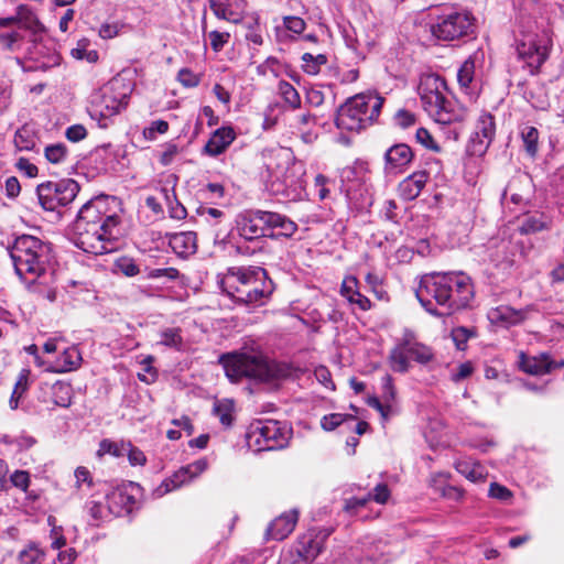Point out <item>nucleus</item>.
Segmentation results:
<instances>
[{
	"mask_svg": "<svg viewBox=\"0 0 564 564\" xmlns=\"http://www.w3.org/2000/svg\"><path fill=\"white\" fill-rule=\"evenodd\" d=\"M430 314L441 317L466 308L474 297V286L463 272L433 273L424 276L415 292Z\"/></svg>",
	"mask_w": 564,
	"mask_h": 564,
	"instance_id": "obj_1",
	"label": "nucleus"
},
{
	"mask_svg": "<svg viewBox=\"0 0 564 564\" xmlns=\"http://www.w3.org/2000/svg\"><path fill=\"white\" fill-rule=\"evenodd\" d=\"M220 289L236 303L262 305L273 292V282L261 267L230 268L220 280Z\"/></svg>",
	"mask_w": 564,
	"mask_h": 564,
	"instance_id": "obj_2",
	"label": "nucleus"
},
{
	"mask_svg": "<svg viewBox=\"0 0 564 564\" xmlns=\"http://www.w3.org/2000/svg\"><path fill=\"white\" fill-rule=\"evenodd\" d=\"M226 376L231 382L242 378L260 382H273L292 376L293 368L286 362L270 360L262 355L231 352L219 357Z\"/></svg>",
	"mask_w": 564,
	"mask_h": 564,
	"instance_id": "obj_3",
	"label": "nucleus"
},
{
	"mask_svg": "<svg viewBox=\"0 0 564 564\" xmlns=\"http://www.w3.org/2000/svg\"><path fill=\"white\" fill-rule=\"evenodd\" d=\"M15 273L24 281L33 283L43 275L52 261L51 246L39 238L22 235L10 249Z\"/></svg>",
	"mask_w": 564,
	"mask_h": 564,
	"instance_id": "obj_4",
	"label": "nucleus"
},
{
	"mask_svg": "<svg viewBox=\"0 0 564 564\" xmlns=\"http://www.w3.org/2000/svg\"><path fill=\"white\" fill-rule=\"evenodd\" d=\"M384 98L376 93H361L350 97L336 113L335 123L338 129L360 131L380 115Z\"/></svg>",
	"mask_w": 564,
	"mask_h": 564,
	"instance_id": "obj_5",
	"label": "nucleus"
},
{
	"mask_svg": "<svg viewBox=\"0 0 564 564\" xmlns=\"http://www.w3.org/2000/svg\"><path fill=\"white\" fill-rule=\"evenodd\" d=\"M417 89L424 110L436 122L449 124L462 118V115L455 110L454 102L448 98L445 79L440 75L423 76Z\"/></svg>",
	"mask_w": 564,
	"mask_h": 564,
	"instance_id": "obj_6",
	"label": "nucleus"
},
{
	"mask_svg": "<svg viewBox=\"0 0 564 564\" xmlns=\"http://www.w3.org/2000/svg\"><path fill=\"white\" fill-rule=\"evenodd\" d=\"M430 32L438 41L468 42L476 37V20L467 11H444L431 20Z\"/></svg>",
	"mask_w": 564,
	"mask_h": 564,
	"instance_id": "obj_7",
	"label": "nucleus"
},
{
	"mask_svg": "<svg viewBox=\"0 0 564 564\" xmlns=\"http://www.w3.org/2000/svg\"><path fill=\"white\" fill-rule=\"evenodd\" d=\"M106 221L108 223L94 226L74 224L72 241L87 253L97 256L111 252L116 248L119 229L109 216Z\"/></svg>",
	"mask_w": 564,
	"mask_h": 564,
	"instance_id": "obj_8",
	"label": "nucleus"
},
{
	"mask_svg": "<svg viewBox=\"0 0 564 564\" xmlns=\"http://www.w3.org/2000/svg\"><path fill=\"white\" fill-rule=\"evenodd\" d=\"M79 193V185L72 178L58 182H45L36 187V195L40 205L48 212L57 210L62 206L72 203Z\"/></svg>",
	"mask_w": 564,
	"mask_h": 564,
	"instance_id": "obj_9",
	"label": "nucleus"
},
{
	"mask_svg": "<svg viewBox=\"0 0 564 564\" xmlns=\"http://www.w3.org/2000/svg\"><path fill=\"white\" fill-rule=\"evenodd\" d=\"M111 204H116V198L113 196L100 195L94 197L83 205L74 224L86 226L102 225L104 223H107L106 218L109 216L116 221V228H118L120 218L111 208Z\"/></svg>",
	"mask_w": 564,
	"mask_h": 564,
	"instance_id": "obj_10",
	"label": "nucleus"
},
{
	"mask_svg": "<svg viewBox=\"0 0 564 564\" xmlns=\"http://www.w3.org/2000/svg\"><path fill=\"white\" fill-rule=\"evenodd\" d=\"M268 212L261 209H246L235 219V230L245 241L258 242L268 237Z\"/></svg>",
	"mask_w": 564,
	"mask_h": 564,
	"instance_id": "obj_11",
	"label": "nucleus"
},
{
	"mask_svg": "<svg viewBox=\"0 0 564 564\" xmlns=\"http://www.w3.org/2000/svg\"><path fill=\"white\" fill-rule=\"evenodd\" d=\"M289 431L279 421H258L251 425V436L264 451L283 448L289 441Z\"/></svg>",
	"mask_w": 564,
	"mask_h": 564,
	"instance_id": "obj_12",
	"label": "nucleus"
},
{
	"mask_svg": "<svg viewBox=\"0 0 564 564\" xmlns=\"http://www.w3.org/2000/svg\"><path fill=\"white\" fill-rule=\"evenodd\" d=\"M141 487L133 481L123 482L107 494L108 511L116 516L130 513L138 503Z\"/></svg>",
	"mask_w": 564,
	"mask_h": 564,
	"instance_id": "obj_13",
	"label": "nucleus"
},
{
	"mask_svg": "<svg viewBox=\"0 0 564 564\" xmlns=\"http://www.w3.org/2000/svg\"><path fill=\"white\" fill-rule=\"evenodd\" d=\"M495 134V117L489 112H482L477 119L475 132L467 144V153L476 156L484 155L490 147Z\"/></svg>",
	"mask_w": 564,
	"mask_h": 564,
	"instance_id": "obj_14",
	"label": "nucleus"
},
{
	"mask_svg": "<svg viewBox=\"0 0 564 564\" xmlns=\"http://www.w3.org/2000/svg\"><path fill=\"white\" fill-rule=\"evenodd\" d=\"M414 153L405 143H397L390 147L384 153V171L401 172L413 160Z\"/></svg>",
	"mask_w": 564,
	"mask_h": 564,
	"instance_id": "obj_15",
	"label": "nucleus"
},
{
	"mask_svg": "<svg viewBox=\"0 0 564 564\" xmlns=\"http://www.w3.org/2000/svg\"><path fill=\"white\" fill-rule=\"evenodd\" d=\"M267 218L269 238H291L297 231V225L282 214L268 212Z\"/></svg>",
	"mask_w": 564,
	"mask_h": 564,
	"instance_id": "obj_16",
	"label": "nucleus"
},
{
	"mask_svg": "<svg viewBox=\"0 0 564 564\" xmlns=\"http://www.w3.org/2000/svg\"><path fill=\"white\" fill-rule=\"evenodd\" d=\"M235 139L236 132L231 127L218 128L205 144L204 153L209 156H218L227 150Z\"/></svg>",
	"mask_w": 564,
	"mask_h": 564,
	"instance_id": "obj_17",
	"label": "nucleus"
},
{
	"mask_svg": "<svg viewBox=\"0 0 564 564\" xmlns=\"http://www.w3.org/2000/svg\"><path fill=\"white\" fill-rule=\"evenodd\" d=\"M207 467L208 462L206 458H199L192 464L181 467L170 480L164 482L166 491L175 489L184 482L199 476L207 469Z\"/></svg>",
	"mask_w": 564,
	"mask_h": 564,
	"instance_id": "obj_18",
	"label": "nucleus"
},
{
	"mask_svg": "<svg viewBox=\"0 0 564 564\" xmlns=\"http://www.w3.org/2000/svg\"><path fill=\"white\" fill-rule=\"evenodd\" d=\"M296 522L297 512L295 510L283 513L270 523L265 535L268 539L281 541L294 530Z\"/></svg>",
	"mask_w": 564,
	"mask_h": 564,
	"instance_id": "obj_19",
	"label": "nucleus"
},
{
	"mask_svg": "<svg viewBox=\"0 0 564 564\" xmlns=\"http://www.w3.org/2000/svg\"><path fill=\"white\" fill-rule=\"evenodd\" d=\"M169 246L181 258H187L197 250V237L194 231H181L169 235Z\"/></svg>",
	"mask_w": 564,
	"mask_h": 564,
	"instance_id": "obj_20",
	"label": "nucleus"
},
{
	"mask_svg": "<svg viewBox=\"0 0 564 564\" xmlns=\"http://www.w3.org/2000/svg\"><path fill=\"white\" fill-rule=\"evenodd\" d=\"M359 282L356 276H346L340 285V295L344 296L349 304L357 305L361 311H369L371 308L370 300L360 293Z\"/></svg>",
	"mask_w": 564,
	"mask_h": 564,
	"instance_id": "obj_21",
	"label": "nucleus"
},
{
	"mask_svg": "<svg viewBox=\"0 0 564 564\" xmlns=\"http://www.w3.org/2000/svg\"><path fill=\"white\" fill-rule=\"evenodd\" d=\"M519 56L527 62L531 74H538L549 55L546 48L536 43L521 44L518 46Z\"/></svg>",
	"mask_w": 564,
	"mask_h": 564,
	"instance_id": "obj_22",
	"label": "nucleus"
},
{
	"mask_svg": "<svg viewBox=\"0 0 564 564\" xmlns=\"http://www.w3.org/2000/svg\"><path fill=\"white\" fill-rule=\"evenodd\" d=\"M429 180L426 171H417L405 177L399 185L401 196L405 200L415 199L424 188Z\"/></svg>",
	"mask_w": 564,
	"mask_h": 564,
	"instance_id": "obj_23",
	"label": "nucleus"
},
{
	"mask_svg": "<svg viewBox=\"0 0 564 564\" xmlns=\"http://www.w3.org/2000/svg\"><path fill=\"white\" fill-rule=\"evenodd\" d=\"M519 367L525 373L540 376L549 373L556 366L553 365L547 355L543 354L539 357H529L521 352Z\"/></svg>",
	"mask_w": 564,
	"mask_h": 564,
	"instance_id": "obj_24",
	"label": "nucleus"
},
{
	"mask_svg": "<svg viewBox=\"0 0 564 564\" xmlns=\"http://www.w3.org/2000/svg\"><path fill=\"white\" fill-rule=\"evenodd\" d=\"M101 90L108 96H111L115 100H118L123 107H127L132 93V85L122 77H113Z\"/></svg>",
	"mask_w": 564,
	"mask_h": 564,
	"instance_id": "obj_25",
	"label": "nucleus"
},
{
	"mask_svg": "<svg viewBox=\"0 0 564 564\" xmlns=\"http://www.w3.org/2000/svg\"><path fill=\"white\" fill-rule=\"evenodd\" d=\"M409 359L408 336H404V338L391 349L389 361L393 371L404 373L408 372L410 368Z\"/></svg>",
	"mask_w": 564,
	"mask_h": 564,
	"instance_id": "obj_26",
	"label": "nucleus"
},
{
	"mask_svg": "<svg viewBox=\"0 0 564 564\" xmlns=\"http://www.w3.org/2000/svg\"><path fill=\"white\" fill-rule=\"evenodd\" d=\"M82 356L79 350L76 347H68L64 349L50 370L53 372L72 371L78 368Z\"/></svg>",
	"mask_w": 564,
	"mask_h": 564,
	"instance_id": "obj_27",
	"label": "nucleus"
},
{
	"mask_svg": "<svg viewBox=\"0 0 564 564\" xmlns=\"http://www.w3.org/2000/svg\"><path fill=\"white\" fill-rule=\"evenodd\" d=\"M124 108L122 104H119L118 100H115L102 90L101 95L93 104L94 113L101 118H110Z\"/></svg>",
	"mask_w": 564,
	"mask_h": 564,
	"instance_id": "obj_28",
	"label": "nucleus"
},
{
	"mask_svg": "<svg viewBox=\"0 0 564 564\" xmlns=\"http://www.w3.org/2000/svg\"><path fill=\"white\" fill-rule=\"evenodd\" d=\"M30 376L31 370L28 368H23L17 378V381L14 383L10 400H9V406L11 410H17L23 400L24 395L26 394L29 388H30Z\"/></svg>",
	"mask_w": 564,
	"mask_h": 564,
	"instance_id": "obj_29",
	"label": "nucleus"
},
{
	"mask_svg": "<svg viewBox=\"0 0 564 564\" xmlns=\"http://www.w3.org/2000/svg\"><path fill=\"white\" fill-rule=\"evenodd\" d=\"M19 26L21 29L37 33L44 31V25L39 20L33 9L28 4L17 7Z\"/></svg>",
	"mask_w": 564,
	"mask_h": 564,
	"instance_id": "obj_30",
	"label": "nucleus"
},
{
	"mask_svg": "<svg viewBox=\"0 0 564 564\" xmlns=\"http://www.w3.org/2000/svg\"><path fill=\"white\" fill-rule=\"evenodd\" d=\"M550 219L544 214L527 215L519 225L522 235H532L549 228Z\"/></svg>",
	"mask_w": 564,
	"mask_h": 564,
	"instance_id": "obj_31",
	"label": "nucleus"
},
{
	"mask_svg": "<svg viewBox=\"0 0 564 564\" xmlns=\"http://www.w3.org/2000/svg\"><path fill=\"white\" fill-rule=\"evenodd\" d=\"M51 397L54 405L69 408L73 399V388L65 381H56L51 386Z\"/></svg>",
	"mask_w": 564,
	"mask_h": 564,
	"instance_id": "obj_32",
	"label": "nucleus"
},
{
	"mask_svg": "<svg viewBox=\"0 0 564 564\" xmlns=\"http://www.w3.org/2000/svg\"><path fill=\"white\" fill-rule=\"evenodd\" d=\"M456 470L473 482L484 481L486 478L485 469L479 463L459 460L455 464Z\"/></svg>",
	"mask_w": 564,
	"mask_h": 564,
	"instance_id": "obj_33",
	"label": "nucleus"
},
{
	"mask_svg": "<svg viewBox=\"0 0 564 564\" xmlns=\"http://www.w3.org/2000/svg\"><path fill=\"white\" fill-rule=\"evenodd\" d=\"M13 142L18 151H35V133L26 124L15 131Z\"/></svg>",
	"mask_w": 564,
	"mask_h": 564,
	"instance_id": "obj_34",
	"label": "nucleus"
},
{
	"mask_svg": "<svg viewBox=\"0 0 564 564\" xmlns=\"http://www.w3.org/2000/svg\"><path fill=\"white\" fill-rule=\"evenodd\" d=\"M209 7L214 14L220 20L235 24L241 22L238 14L230 9L231 3H229L228 0H209Z\"/></svg>",
	"mask_w": 564,
	"mask_h": 564,
	"instance_id": "obj_35",
	"label": "nucleus"
},
{
	"mask_svg": "<svg viewBox=\"0 0 564 564\" xmlns=\"http://www.w3.org/2000/svg\"><path fill=\"white\" fill-rule=\"evenodd\" d=\"M408 347L410 358L419 364L426 365L434 358V354L429 346L417 343L409 337Z\"/></svg>",
	"mask_w": 564,
	"mask_h": 564,
	"instance_id": "obj_36",
	"label": "nucleus"
},
{
	"mask_svg": "<svg viewBox=\"0 0 564 564\" xmlns=\"http://www.w3.org/2000/svg\"><path fill=\"white\" fill-rule=\"evenodd\" d=\"M520 134L527 154L530 158H534L539 151V130L532 126H524Z\"/></svg>",
	"mask_w": 564,
	"mask_h": 564,
	"instance_id": "obj_37",
	"label": "nucleus"
},
{
	"mask_svg": "<svg viewBox=\"0 0 564 564\" xmlns=\"http://www.w3.org/2000/svg\"><path fill=\"white\" fill-rule=\"evenodd\" d=\"M492 315H494V318H496L497 321H500V322H503V323H507L510 325H516V324L522 322L525 317V314L522 311H517V310H514L510 306H506V305L497 307L494 311Z\"/></svg>",
	"mask_w": 564,
	"mask_h": 564,
	"instance_id": "obj_38",
	"label": "nucleus"
},
{
	"mask_svg": "<svg viewBox=\"0 0 564 564\" xmlns=\"http://www.w3.org/2000/svg\"><path fill=\"white\" fill-rule=\"evenodd\" d=\"M159 335H160V340H159L160 345H163V346H166L170 348H174L176 350L182 349L183 337L181 335V328L169 327V328L162 329Z\"/></svg>",
	"mask_w": 564,
	"mask_h": 564,
	"instance_id": "obj_39",
	"label": "nucleus"
},
{
	"mask_svg": "<svg viewBox=\"0 0 564 564\" xmlns=\"http://www.w3.org/2000/svg\"><path fill=\"white\" fill-rule=\"evenodd\" d=\"M232 412L234 403L229 400L217 401L215 402L213 408L214 415H216L219 419L220 423L226 427L232 425Z\"/></svg>",
	"mask_w": 564,
	"mask_h": 564,
	"instance_id": "obj_40",
	"label": "nucleus"
},
{
	"mask_svg": "<svg viewBox=\"0 0 564 564\" xmlns=\"http://www.w3.org/2000/svg\"><path fill=\"white\" fill-rule=\"evenodd\" d=\"M475 57L469 56L457 72V82L462 88L468 89L475 76Z\"/></svg>",
	"mask_w": 564,
	"mask_h": 564,
	"instance_id": "obj_41",
	"label": "nucleus"
},
{
	"mask_svg": "<svg viewBox=\"0 0 564 564\" xmlns=\"http://www.w3.org/2000/svg\"><path fill=\"white\" fill-rule=\"evenodd\" d=\"M303 70L310 75L318 74L321 66L327 63V56L324 54L313 55L311 53H304L302 55Z\"/></svg>",
	"mask_w": 564,
	"mask_h": 564,
	"instance_id": "obj_42",
	"label": "nucleus"
},
{
	"mask_svg": "<svg viewBox=\"0 0 564 564\" xmlns=\"http://www.w3.org/2000/svg\"><path fill=\"white\" fill-rule=\"evenodd\" d=\"M68 155V149L64 143L48 144L44 149L45 159L53 164L65 162Z\"/></svg>",
	"mask_w": 564,
	"mask_h": 564,
	"instance_id": "obj_43",
	"label": "nucleus"
},
{
	"mask_svg": "<svg viewBox=\"0 0 564 564\" xmlns=\"http://www.w3.org/2000/svg\"><path fill=\"white\" fill-rule=\"evenodd\" d=\"M279 93L284 99V101L289 104L293 109H297L301 107L300 94L290 83L281 80L279 83Z\"/></svg>",
	"mask_w": 564,
	"mask_h": 564,
	"instance_id": "obj_44",
	"label": "nucleus"
},
{
	"mask_svg": "<svg viewBox=\"0 0 564 564\" xmlns=\"http://www.w3.org/2000/svg\"><path fill=\"white\" fill-rule=\"evenodd\" d=\"M301 561H294L293 564H310L319 553V544L314 540H308L307 545L302 543V547L297 549Z\"/></svg>",
	"mask_w": 564,
	"mask_h": 564,
	"instance_id": "obj_45",
	"label": "nucleus"
},
{
	"mask_svg": "<svg viewBox=\"0 0 564 564\" xmlns=\"http://www.w3.org/2000/svg\"><path fill=\"white\" fill-rule=\"evenodd\" d=\"M476 335L475 329L467 328L464 326H458L453 328L452 338L455 343V346L458 350H464L466 348V344L468 339Z\"/></svg>",
	"mask_w": 564,
	"mask_h": 564,
	"instance_id": "obj_46",
	"label": "nucleus"
},
{
	"mask_svg": "<svg viewBox=\"0 0 564 564\" xmlns=\"http://www.w3.org/2000/svg\"><path fill=\"white\" fill-rule=\"evenodd\" d=\"M347 420H355V416L351 414L330 413L322 417L321 425L325 431H334Z\"/></svg>",
	"mask_w": 564,
	"mask_h": 564,
	"instance_id": "obj_47",
	"label": "nucleus"
},
{
	"mask_svg": "<svg viewBox=\"0 0 564 564\" xmlns=\"http://www.w3.org/2000/svg\"><path fill=\"white\" fill-rule=\"evenodd\" d=\"M85 508L91 518V524L96 527L107 517V513H110L100 502L94 500L87 501Z\"/></svg>",
	"mask_w": 564,
	"mask_h": 564,
	"instance_id": "obj_48",
	"label": "nucleus"
},
{
	"mask_svg": "<svg viewBox=\"0 0 564 564\" xmlns=\"http://www.w3.org/2000/svg\"><path fill=\"white\" fill-rule=\"evenodd\" d=\"M23 41V35L19 31H0V44L9 51H15Z\"/></svg>",
	"mask_w": 564,
	"mask_h": 564,
	"instance_id": "obj_49",
	"label": "nucleus"
},
{
	"mask_svg": "<svg viewBox=\"0 0 564 564\" xmlns=\"http://www.w3.org/2000/svg\"><path fill=\"white\" fill-rule=\"evenodd\" d=\"M126 452V444L119 445L118 443L109 440H102L99 444L98 455L111 454L115 457L123 456Z\"/></svg>",
	"mask_w": 564,
	"mask_h": 564,
	"instance_id": "obj_50",
	"label": "nucleus"
},
{
	"mask_svg": "<svg viewBox=\"0 0 564 564\" xmlns=\"http://www.w3.org/2000/svg\"><path fill=\"white\" fill-rule=\"evenodd\" d=\"M43 555V552L35 545H29L19 553V561L21 564H35Z\"/></svg>",
	"mask_w": 564,
	"mask_h": 564,
	"instance_id": "obj_51",
	"label": "nucleus"
},
{
	"mask_svg": "<svg viewBox=\"0 0 564 564\" xmlns=\"http://www.w3.org/2000/svg\"><path fill=\"white\" fill-rule=\"evenodd\" d=\"M169 130V122L165 120H154L143 130V135L148 140H155L158 133L163 134Z\"/></svg>",
	"mask_w": 564,
	"mask_h": 564,
	"instance_id": "obj_52",
	"label": "nucleus"
},
{
	"mask_svg": "<svg viewBox=\"0 0 564 564\" xmlns=\"http://www.w3.org/2000/svg\"><path fill=\"white\" fill-rule=\"evenodd\" d=\"M416 141L429 150L440 152L438 144L433 139L432 134L425 128H419L415 133Z\"/></svg>",
	"mask_w": 564,
	"mask_h": 564,
	"instance_id": "obj_53",
	"label": "nucleus"
},
{
	"mask_svg": "<svg viewBox=\"0 0 564 564\" xmlns=\"http://www.w3.org/2000/svg\"><path fill=\"white\" fill-rule=\"evenodd\" d=\"M210 46L214 52H220L224 46L229 42L230 34L228 32L210 31L208 33Z\"/></svg>",
	"mask_w": 564,
	"mask_h": 564,
	"instance_id": "obj_54",
	"label": "nucleus"
},
{
	"mask_svg": "<svg viewBox=\"0 0 564 564\" xmlns=\"http://www.w3.org/2000/svg\"><path fill=\"white\" fill-rule=\"evenodd\" d=\"M147 276L149 279L164 278L169 281H174L180 278V271L175 268L150 269Z\"/></svg>",
	"mask_w": 564,
	"mask_h": 564,
	"instance_id": "obj_55",
	"label": "nucleus"
},
{
	"mask_svg": "<svg viewBox=\"0 0 564 564\" xmlns=\"http://www.w3.org/2000/svg\"><path fill=\"white\" fill-rule=\"evenodd\" d=\"M371 500V492L365 497H352L345 500L344 510L348 513H355L364 508Z\"/></svg>",
	"mask_w": 564,
	"mask_h": 564,
	"instance_id": "obj_56",
	"label": "nucleus"
},
{
	"mask_svg": "<svg viewBox=\"0 0 564 564\" xmlns=\"http://www.w3.org/2000/svg\"><path fill=\"white\" fill-rule=\"evenodd\" d=\"M283 24L286 30L295 34H302L306 28L305 21L302 18L295 15L284 17Z\"/></svg>",
	"mask_w": 564,
	"mask_h": 564,
	"instance_id": "obj_57",
	"label": "nucleus"
},
{
	"mask_svg": "<svg viewBox=\"0 0 564 564\" xmlns=\"http://www.w3.org/2000/svg\"><path fill=\"white\" fill-rule=\"evenodd\" d=\"M177 79L184 87L188 88L196 87L199 84V76L188 68H182L177 74Z\"/></svg>",
	"mask_w": 564,
	"mask_h": 564,
	"instance_id": "obj_58",
	"label": "nucleus"
},
{
	"mask_svg": "<svg viewBox=\"0 0 564 564\" xmlns=\"http://www.w3.org/2000/svg\"><path fill=\"white\" fill-rule=\"evenodd\" d=\"M117 267L126 276H134L140 272L138 264L131 258L119 259Z\"/></svg>",
	"mask_w": 564,
	"mask_h": 564,
	"instance_id": "obj_59",
	"label": "nucleus"
},
{
	"mask_svg": "<svg viewBox=\"0 0 564 564\" xmlns=\"http://www.w3.org/2000/svg\"><path fill=\"white\" fill-rule=\"evenodd\" d=\"M126 452H128V459H129V463L132 465V466H142L145 464L147 462V457L144 455V453L132 446L130 443L126 444Z\"/></svg>",
	"mask_w": 564,
	"mask_h": 564,
	"instance_id": "obj_60",
	"label": "nucleus"
},
{
	"mask_svg": "<svg viewBox=\"0 0 564 564\" xmlns=\"http://www.w3.org/2000/svg\"><path fill=\"white\" fill-rule=\"evenodd\" d=\"M395 124L406 129L415 123V116L409 110L400 109L394 115Z\"/></svg>",
	"mask_w": 564,
	"mask_h": 564,
	"instance_id": "obj_61",
	"label": "nucleus"
},
{
	"mask_svg": "<svg viewBox=\"0 0 564 564\" xmlns=\"http://www.w3.org/2000/svg\"><path fill=\"white\" fill-rule=\"evenodd\" d=\"M488 495L489 497L501 501H507L512 497V492L507 487L498 482H492L490 485Z\"/></svg>",
	"mask_w": 564,
	"mask_h": 564,
	"instance_id": "obj_62",
	"label": "nucleus"
},
{
	"mask_svg": "<svg viewBox=\"0 0 564 564\" xmlns=\"http://www.w3.org/2000/svg\"><path fill=\"white\" fill-rule=\"evenodd\" d=\"M65 137L72 142H79L87 137V130L83 124H73L66 129Z\"/></svg>",
	"mask_w": 564,
	"mask_h": 564,
	"instance_id": "obj_63",
	"label": "nucleus"
},
{
	"mask_svg": "<svg viewBox=\"0 0 564 564\" xmlns=\"http://www.w3.org/2000/svg\"><path fill=\"white\" fill-rule=\"evenodd\" d=\"M10 480L14 487L20 488L22 490H26L30 484V476L28 471L15 470L11 475Z\"/></svg>",
	"mask_w": 564,
	"mask_h": 564,
	"instance_id": "obj_64",
	"label": "nucleus"
}]
</instances>
